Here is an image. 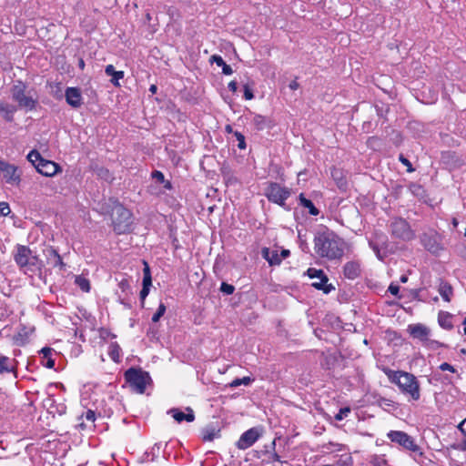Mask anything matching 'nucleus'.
<instances>
[{"label":"nucleus","mask_w":466,"mask_h":466,"mask_svg":"<svg viewBox=\"0 0 466 466\" xmlns=\"http://www.w3.org/2000/svg\"><path fill=\"white\" fill-rule=\"evenodd\" d=\"M315 251L318 255L329 259L340 258L343 254L344 243L334 233L324 231L319 233L314 239Z\"/></svg>","instance_id":"1"},{"label":"nucleus","mask_w":466,"mask_h":466,"mask_svg":"<svg viewBox=\"0 0 466 466\" xmlns=\"http://www.w3.org/2000/svg\"><path fill=\"white\" fill-rule=\"evenodd\" d=\"M384 373L391 383L396 384L400 390L413 400L420 398V388L417 378L409 372L384 369Z\"/></svg>","instance_id":"2"},{"label":"nucleus","mask_w":466,"mask_h":466,"mask_svg":"<svg viewBox=\"0 0 466 466\" xmlns=\"http://www.w3.org/2000/svg\"><path fill=\"white\" fill-rule=\"evenodd\" d=\"M27 159L34 165L40 174L46 177H53L61 171L58 164L43 158L40 153L36 150L30 151L27 155Z\"/></svg>","instance_id":"3"},{"label":"nucleus","mask_w":466,"mask_h":466,"mask_svg":"<svg viewBox=\"0 0 466 466\" xmlns=\"http://www.w3.org/2000/svg\"><path fill=\"white\" fill-rule=\"evenodd\" d=\"M132 216L128 209L122 205H116L112 209V221L114 230L117 234H124L131 229Z\"/></svg>","instance_id":"4"},{"label":"nucleus","mask_w":466,"mask_h":466,"mask_svg":"<svg viewBox=\"0 0 466 466\" xmlns=\"http://www.w3.org/2000/svg\"><path fill=\"white\" fill-rule=\"evenodd\" d=\"M125 378L129 385L138 393L145 391L147 384L150 380L148 373L133 368L126 371Z\"/></svg>","instance_id":"5"},{"label":"nucleus","mask_w":466,"mask_h":466,"mask_svg":"<svg viewBox=\"0 0 466 466\" xmlns=\"http://www.w3.org/2000/svg\"><path fill=\"white\" fill-rule=\"evenodd\" d=\"M12 98L18 103L21 108L31 111L35 107L36 101L32 96L25 94V86L18 83L12 87Z\"/></svg>","instance_id":"6"},{"label":"nucleus","mask_w":466,"mask_h":466,"mask_svg":"<svg viewBox=\"0 0 466 466\" xmlns=\"http://www.w3.org/2000/svg\"><path fill=\"white\" fill-rule=\"evenodd\" d=\"M268 199L281 207L285 206V201L290 196V190L287 187H281L277 183H270L265 193Z\"/></svg>","instance_id":"7"},{"label":"nucleus","mask_w":466,"mask_h":466,"mask_svg":"<svg viewBox=\"0 0 466 466\" xmlns=\"http://www.w3.org/2000/svg\"><path fill=\"white\" fill-rule=\"evenodd\" d=\"M388 438L392 442L398 443L406 450L413 452H418L420 451V447L415 443L414 440L404 431H390L388 433Z\"/></svg>","instance_id":"8"},{"label":"nucleus","mask_w":466,"mask_h":466,"mask_svg":"<svg viewBox=\"0 0 466 466\" xmlns=\"http://www.w3.org/2000/svg\"><path fill=\"white\" fill-rule=\"evenodd\" d=\"M392 234L403 240H410L413 238L414 234L410 229L409 224L401 218L395 219L391 224Z\"/></svg>","instance_id":"9"},{"label":"nucleus","mask_w":466,"mask_h":466,"mask_svg":"<svg viewBox=\"0 0 466 466\" xmlns=\"http://www.w3.org/2000/svg\"><path fill=\"white\" fill-rule=\"evenodd\" d=\"M0 171L3 174V178L7 184L18 185L20 182V174L17 167L14 165L8 164L3 160L0 162Z\"/></svg>","instance_id":"10"},{"label":"nucleus","mask_w":466,"mask_h":466,"mask_svg":"<svg viewBox=\"0 0 466 466\" xmlns=\"http://www.w3.org/2000/svg\"><path fill=\"white\" fill-rule=\"evenodd\" d=\"M261 435V431L258 428H251L242 433L237 442V447L240 450H246L252 446Z\"/></svg>","instance_id":"11"},{"label":"nucleus","mask_w":466,"mask_h":466,"mask_svg":"<svg viewBox=\"0 0 466 466\" xmlns=\"http://www.w3.org/2000/svg\"><path fill=\"white\" fill-rule=\"evenodd\" d=\"M407 331L413 339H419L422 344L431 336V329L420 323L409 325Z\"/></svg>","instance_id":"12"},{"label":"nucleus","mask_w":466,"mask_h":466,"mask_svg":"<svg viewBox=\"0 0 466 466\" xmlns=\"http://www.w3.org/2000/svg\"><path fill=\"white\" fill-rule=\"evenodd\" d=\"M308 276L310 279H316L317 280L312 283V286L318 289H323L325 293L329 291V289L325 288V284L328 281V278L321 269L310 268L307 271Z\"/></svg>","instance_id":"13"},{"label":"nucleus","mask_w":466,"mask_h":466,"mask_svg":"<svg viewBox=\"0 0 466 466\" xmlns=\"http://www.w3.org/2000/svg\"><path fill=\"white\" fill-rule=\"evenodd\" d=\"M66 103L74 108H78L83 104V97L79 88L67 87L65 92Z\"/></svg>","instance_id":"14"},{"label":"nucleus","mask_w":466,"mask_h":466,"mask_svg":"<svg viewBox=\"0 0 466 466\" xmlns=\"http://www.w3.org/2000/svg\"><path fill=\"white\" fill-rule=\"evenodd\" d=\"M32 251L25 246H18L16 248V254L15 260L21 268H25L30 264Z\"/></svg>","instance_id":"15"},{"label":"nucleus","mask_w":466,"mask_h":466,"mask_svg":"<svg viewBox=\"0 0 466 466\" xmlns=\"http://www.w3.org/2000/svg\"><path fill=\"white\" fill-rule=\"evenodd\" d=\"M186 413L179 409H171L168 413L172 415L174 420L180 423L184 420L187 422H192L195 420V414L191 408H186Z\"/></svg>","instance_id":"16"},{"label":"nucleus","mask_w":466,"mask_h":466,"mask_svg":"<svg viewBox=\"0 0 466 466\" xmlns=\"http://www.w3.org/2000/svg\"><path fill=\"white\" fill-rule=\"evenodd\" d=\"M34 331V327H22L15 336V343L20 346L25 344Z\"/></svg>","instance_id":"17"},{"label":"nucleus","mask_w":466,"mask_h":466,"mask_svg":"<svg viewBox=\"0 0 466 466\" xmlns=\"http://www.w3.org/2000/svg\"><path fill=\"white\" fill-rule=\"evenodd\" d=\"M263 258L269 263V265H279L281 262V258L277 249L270 250L268 248L262 249Z\"/></svg>","instance_id":"18"},{"label":"nucleus","mask_w":466,"mask_h":466,"mask_svg":"<svg viewBox=\"0 0 466 466\" xmlns=\"http://www.w3.org/2000/svg\"><path fill=\"white\" fill-rule=\"evenodd\" d=\"M360 273V265L357 262H348L344 266V275L350 279H356Z\"/></svg>","instance_id":"19"},{"label":"nucleus","mask_w":466,"mask_h":466,"mask_svg":"<svg viewBox=\"0 0 466 466\" xmlns=\"http://www.w3.org/2000/svg\"><path fill=\"white\" fill-rule=\"evenodd\" d=\"M105 72L107 76L112 77L110 81L115 86H120L119 80L124 77L123 71H116L114 66L108 65L106 66Z\"/></svg>","instance_id":"20"},{"label":"nucleus","mask_w":466,"mask_h":466,"mask_svg":"<svg viewBox=\"0 0 466 466\" xmlns=\"http://www.w3.org/2000/svg\"><path fill=\"white\" fill-rule=\"evenodd\" d=\"M16 107L5 102L0 101V115L7 121L13 120Z\"/></svg>","instance_id":"21"},{"label":"nucleus","mask_w":466,"mask_h":466,"mask_svg":"<svg viewBox=\"0 0 466 466\" xmlns=\"http://www.w3.org/2000/svg\"><path fill=\"white\" fill-rule=\"evenodd\" d=\"M439 293L441 296V298L447 301L450 302L453 294V290L451 286L444 281H441L439 285Z\"/></svg>","instance_id":"22"},{"label":"nucleus","mask_w":466,"mask_h":466,"mask_svg":"<svg viewBox=\"0 0 466 466\" xmlns=\"http://www.w3.org/2000/svg\"><path fill=\"white\" fill-rule=\"evenodd\" d=\"M47 262L54 267L63 266L60 255L52 248L46 249Z\"/></svg>","instance_id":"23"},{"label":"nucleus","mask_w":466,"mask_h":466,"mask_svg":"<svg viewBox=\"0 0 466 466\" xmlns=\"http://www.w3.org/2000/svg\"><path fill=\"white\" fill-rule=\"evenodd\" d=\"M451 318L450 313L441 311L439 313L438 322L443 329H451L453 327Z\"/></svg>","instance_id":"24"},{"label":"nucleus","mask_w":466,"mask_h":466,"mask_svg":"<svg viewBox=\"0 0 466 466\" xmlns=\"http://www.w3.org/2000/svg\"><path fill=\"white\" fill-rule=\"evenodd\" d=\"M299 202L300 204L309 209V214L313 216H317L319 214L318 208L314 206L311 200L307 199L303 194L299 195Z\"/></svg>","instance_id":"25"},{"label":"nucleus","mask_w":466,"mask_h":466,"mask_svg":"<svg viewBox=\"0 0 466 466\" xmlns=\"http://www.w3.org/2000/svg\"><path fill=\"white\" fill-rule=\"evenodd\" d=\"M108 355L115 362H119L121 358V349L119 345L111 343L108 348Z\"/></svg>","instance_id":"26"},{"label":"nucleus","mask_w":466,"mask_h":466,"mask_svg":"<svg viewBox=\"0 0 466 466\" xmlns=\"http://www.w3.org/2000/svg\"><path fill=\"white\" fill-rule=\"evenodd\" d=\"M75 283L84 292H88L90 290V282L86 277H83L81 275L76 276Z\"/></svg>","instance_id":"27"},{"label":"nucleus","mask_w":466,"mask_h":466,"mask_svg":"<svg viewBox=\"0 0 466 466\" xmlns=\"http://www.w3.org/2000/svg\"><path fill=\"white\" fill-rule=\"evenodd\" d=\"M253 123L258 130H262L269 125V121L261 115H256Z\"/></svg>","instance_id":"28"},{"label":"nucleus","mask_w":466,"mask_h":466,"mask_svg":"<svg viewBox=\"0 0 466 466\" xmlns=\"http://www.w3.org/2000/svg\"><path fill=\"white\" fill-rule=\"evenodd\" d=\"M42 261L38 259V258L36 256H33L31 254V258H30V264L27 268H25V269L27 270V269H30L32 271L34 270H40L41 268H42Z\"/></svg>","instance_id":"29"},{"label":"nucleus","mask_w":466,"mask_h":466,"mask_svg":"<svg viewBox=\"0 0 466 466\" xmlns=\"http://www.w3.org/2000/svg\"><path fill=\"white\" fill-rule=\"evenodd\" d=\"M12 370L10 365V360L7 357L0 356V374L4 372H9Z\"/></svg>","instance_id":"30"},{"label":"nucleus","mask_w":466,"mask_h":466,"mask_svg":"<svg viewBox=\"0 0 466 466\" xmlns=\"http://www.w3.org/2000/svg\"><path fill=\"white\" fill-rule=\"evenodd\" d=\"M252 379L250 377H243L241 379H235L229 384L231 388H237L240 385H249L252 382Z\"/></svg>","instance_id":"31"},{"label":"nucleus","mask_w":466,"mask_h":466,"mask_svg":"<svg viewBox=\"0 0 466 466\" xmlns=\"http://www.w3.org/2000/svg\"><path fill=\"white\" fill-rule=\"evenodd\" d=\"M218 436V431L216 429H206L203 432V440L206 441H211Z\"/></svg>","instance_id":"32"},{"label":"nucleus","mask_w":466,"mask_h":466,"mask_svg":"<svg viewBox=\"0 0 466 466\" xmlns=\"http://www.w3.org/2000/svg\"><path fill=\"white\" fill-rule=\"evenodd\" d=\"M423 346H425L426 348H428L430 350H438L439 348L442 347L443 344L438 340L431 339V336H429L428 339L425 340V342L423 343Z\"/></svg>","instance_id":"33"},{"label":"nucleus","mask_w":466,"mask_h":466,"mask_svg":"<svg viewBox=\"0 0 466 466\" xmlns=\"http://www.w3.org/2000/svg\"><path fill=\"white\" fill-rule=\"evenodd\" d=\"M166 312V306L163 303H160L156 313L152 317L153 322H157L160 318L165 314Z\"/></svg>","instance_id":"34"},{"label":"nucleus","mask_w":466,"mask_h":466,"mask_svg":"<svg viewBox=\"0 0 466 466\" xmlns=\"http://www.w3.org/2000/svg\"><path fill=\"white\" fill-rule=\"evenodd\" d=\"M350 413V408L345 407L339 410V411L336 414L335 420H342L344 418H346Z\"/></svg>","instance_id":"35"},{"label":"nucleus","mask_w":466,"mask_h":466,"mask_svg":"<svg viewBox=\"0 0 466 466\" xmlns=\"http://www.w3.org/2000/svg\"><path fill=\"white\" fill-rule=\"evenodd\" d=\"M234 136L236 137L238 142V148L245 149L246 148V142H245V137L238 131L234 132Z\"/></svg>","instance_id":"36"},{"label":"nucleus","mask_w":466,"mask_h":466,"mask_svg":"<svg viewBox=\"0 0 466 466\" xmlns=\"http://www.w3.org/2000/svg\"><path fill=\"white\" fill-rule=\"evenodd\" d=\"M234 287L228 283H222L220 287V290L224 292L225 294L230 295L234 292Z\"/></svg>","instance_id":"37"},{"label":"nucleus","mask_w":466,"mask_h":466,"mask_svg":"<svg viewBox=\"0 0 466 466\" xmlns=\"http://www.w3.org/2000/svg\"><path fill=\"white\" fill-rule=\"evenodd\" d=\"M244 97L247 100H251L254 98L253 91L248 85L244 86Z\"/></svg>","instance_id":"38"},{"label":"nucleus","mask_w":466,"mask_h":466,"mask_svg":"<svg viewBox=\"0 0 466 466\" xmlns=\"http://www.w3.org/2000/svg\"><path fill=\"white\" fill-rule=\"evenodd\" d=\"M11 212L10 208L7 203L0 202V215L7 216Z\"/></svg>","instance_id":"39"},{"label":"nucleus","mask_w":466,"mask_h":466,"mask_svg":"<svg viewBox=\"0 0 466 466\" xmlns=\"http://www.w3.org/2000/svg\"><path fill=\"white\" fill-rule=\"evenodd\" d=\"M210 63H215L217 66L221 67L223 66L224 64H226L223 58L220 56L217 55H214L210 57Z\"/></svg>","instance_id":"40"},{"label":"nucleus","mask_w":466,"mask_h":466,"mask_svg":"<svg viewBox=\"0 0 466 466\" xmlns=\"http://www.w3.org/2000/svg\"><path fill=\"white\" fill-rule=\"evenodd\" d=\"M152 177L155 179H157L158 182H160V183H164L165 182V177H164L163 173L160 172V171H154L152 173Z\"/></svg>","instance_id":"41"},{"label":"nucleus","mask_w":466,"mask_h":466,"mask_svg":"<svg viewBox=\"0 0 466 466\" xmlns=\"http://www.w3.org/2000/svg\"><path fill=\"white\" fill-rule=\"evenodd\" d=\"M440 370H441L442 371H451V372H455V369L453 366H451V364L447 363V362H444L442 364L440 365Z\"/></svg>","instance_id":"42"},{"label":"nucleus","mask_w":466,"mask_h":466,"mask_svg":"<svg viewBox=\"0 0 466 466\" xmlns=\"http://www.w3.org/2000/svg\"><path fill=\"white\" fill-rule=\"evenodd\" d=\"M85 418L86 420L94 422L96 420V414L93 410H89L85 413Z\"/></svg>","instance_id":"43"},{"label":"nucleus","mask_w":466,"mask_h":466,"mask_svg":"<svg viewBox=\"0 0 466 466\" xmlns=\"http://www.w3.org/2000/svg\"><path fill=\"white\" fill-rule=\"evenodd\" d=\"M400 160L403 165H405L408 167L409 172H411L413 170L410 162L403 156H400Z\"/></svg>","instance_id":"44"},{"label":"nucleus","mask_w":466,"mask_h":466,"mask_svg":"<svg viewBox=\"0 0 466 466\" xmlns=\"http://www.w3.org/2000/svg\"><path fill=\"white\" fill-rule=\"evenodd\" d=\"M399 290H400V288L398 285H395V284H390V287H389V291L394 295V296H397L398 293H399Z\"/></svg>","instance_id":"45"},{"label":"nucleus","mask_w":466,"mask_h":466,"mask_svg":"<svg viewBox=\"0 0 466 466\" xmlns=\"http://www.w3.org/2000/svg\"><path fill=\"white\" fill-rule=\"evenodd\" d=\"M151 284H152L151 276H147V277H144L143 278V288H148L149 289Z\"/></svg>","instance_id":"46"},{"label":"nucleus","mask_w":466,"mask_h":466,"mask_svg":"<svg viewBox=\"0 0 466 466\" xmlns=\"http://www.w3.org/2000/svg\"><path fill=\"white\" fill-rule=\"evenodd\" d=\"M222 72H223L224 75L229 76V75H231L233 73V70L230 67V66H228L227 64H224L223 66H222Z\"/></svg>","instance_id":"47"},{"label":"nucleus","mask_w":466,"mask_h":466,"mask_svg":"<svg viewBox=\"0 0 466 466\" xmlns=\"http://www.w3.org/2000/svg\"><path fill=\"white\" fill-rule=\"evenodd\" d=\"M52 350L50 348H44L41 350V353L44 355L45 358H50Z\"/></svg>","instance_id":"48"},{"label":"nucleus","mask_w":466,"mask_h":466,"mask_svg":"<svg viewBox=\"0 0 466 466\" xmlns=\"http://www.w3.org/2000/svg\"><path fill=\"white\" fill-rule=\"evenodd\" d=\"M228 88L229 90H231L232 92H236L237 91V88H238V85H237V82L235 81H231L228 83Z\"/></svg>","instance_id":"49"},{"label":"nucleus","mask_w":466,"mask_h":466,"mask_svg":"<svg viewBox=\"0 0 466 466\" xmlns=\"http://www.w3.org/2000/svg\"><path fill=\"white\" fill-rule=\"evenodd\" d=\"M144 265H145V268H144V277L151 276L148 264L146 261H144Z\"/></svg>","instance_id":"50"},{"label":"nucleus","mask_w":466,"mask_h":466,"mask_svg":"<svg viewBox=\"0 0 466 466\" xmlns=\"http://www.w3.org/2000/svg\"><path fill=\"white\" fill-rule=\"evenodd\" d=\"M149 293V289L148 288H143L142 290L140 291V297L142 299H145Z\"/></svg>","instance_id":"51"},{"label":"nucleus","mask_w":466,"mask_h":466,"mask_svg":"<svg viewBox=\"0 0 466 466\" xmlns=\"http://www.w3.org/2000/svg\"><path fill=\"white\" fill-rule=\"evenodd\" d=\"M459 428L466 435V419L460 423Z\"/></svg>","instance_id":"52"},{"label":"nucleus","mask_w":466,"mask_h":466,"mask_svg":"<svg viewBox=\"0 0 466 466\" xmlns=\"http://www.w3.org/2000/svg\"><path fill=\"white\" fill-rule=\"evenodd\" d=\"M289 255V250L283 249L281 251V254L279 255V257L281 258V260H282V259L286 258Z\"/></svg>","instance_id":"53"},{"label":"nucleus","mask_w":466,"mask_h":466,"mask_svg":"<svg viewBox=\"0 0 466 466\" xmlns=\"http://www.w3.org/2000/svg\"><path fill=\"white\" fill-rule=\"evenodd\" d=\"M299 87V84L297 81H292L289 84V88L292 90H296Z\"/></svg>","instance_id":"54"},{"label":"nucleus","mask_w":466,"mask_h":466,"mask_svg":"<svg viewBox=\"0 0 466 466\" xmlns=\"http://www.w3.org/2000/svg\"><path fill=\"white\" fill-rule=\"evenodd\" d=\"M54 366H55V361H54V360H52V359H50V358H49V359L47 360V362H46V367L51 369V368H53Z\"/></svg>","instance_id":"55"},{"label":"nucleus","mask_w":466,"mask_h":466,"mask_svg":"<svg viewBox=\"0 0 466 466\" xmlns=\"http://www.w3.org/2000/svg\"><path fill=\"white\" fill-rule=\"evenodd\" d=\"M157 86H155V85H152V86H150V87H149V91H150L152 94H155V93L157 92Z\"/></svg>","instance_id":"56"},{"label":"nucleus","mask_w":466,"mask_h":466,"mask_svg":"<svg viewBox=\"0 0 466 466\" xmlns=\"http://www.w3.org/2000/svg\"><path fill=\"white\" fill-rule=\"evenodd\" d=\"M225 129H226V131L228 133H232L233 132V129H232L231 126H229V125L226 126Z\"/></svg>","instance_id":"57"},{"label":"nucleus","mask_w":466,"mask_h":466,"mask_svg":"<svg viewBox=\"0 0 466 466\" xmlns=\"http://www.w3.org/2000/svg\"><path fill=\"white\" fill-rule=\"evenodd\" d=\"M165 184V187L167 188V189H170L171 188V183L169 181H166L164 182Z\"/></svg>","instance_id":"58"},{"label":"nucleus","mask_w":466,"mask_h":466,"mask_svg":"<svg viewBox=\"0 0 466 466\" xmlns=\"http://www.w3.org/2000/svg\"><path fill=\"white\" fill-rule=\"evenodd\" d=\"M79 66H80V68H82V69L84 68V66H85V63H84L83 59H80V60H79Z\"/></svg>","instance_id":"59"},{"label":"nucleus","mask_w":466,"mask_h":466,"mask_svg":"<svg viewBox=\"0 0 466 466\" xmlns=\"http://www.w3.org/2000/svg\"><path fill=\"white\" fill-rule=\"evenodd\" d=\"M407 280H408V278L406 276H402L400 278V281L403 282V283L407 282Z\"/></svg>","instance_id":"60"},{"label":"nucleus","mask_w":466,"mask_h":466,"mask_svg":"<svg viewBox=\"0 0 466 466\" xmlns=\"http://www.w3.org/2000/svg\"><path fill=\"white\" fill-rule=\"evenodd\" d=\"M464 334L466 335V325H464Z\"/></svg>","instance_id":"61"},{"label":"nucleus","mask_w":466,"mask_h":466,"mask_svg":"<svg viewBox=\"0 0 466 466\" xmlns=\"http://www.w3.org/2000/svg\"><path fill=\"white\" fill-rule=\"evenodd\" d=\"M464 235L466 236V228H465V233H464Z\"/></svg>","instance_id":"62"},{"label":"nucleus","mask_w":466,"mask_h":466,"mask_svg":"<svg viewBox=\"0 0 466 466\" xmlns=\"http://www.w3.org/2000/svg\"><path fill=\"white\" fill-rule=\"evenodd\" d=\"M323 466H331V465H323Z\"/></svg>","instance_id":"63"}]
</instances>
